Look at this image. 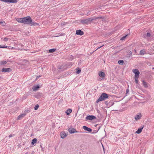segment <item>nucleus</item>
Wrapping results in <instances>:
<instances>
[{
	"mask_svg": "<svg viewBox=\"0 0 154 154\" xmlns=\"http://www.w3.org/2000/svg\"><path fill=\"white\" fill-rule=\"evenodd\" d=\"M23 23L25 24L30 25L31 26H36L38 25V23L32 22L31 18L29 16L24 17Z\"/></svg>",
	"mask_w": 154,
	"mask_h": 154,
	"instance_id": "1",
	"label": "nucleus"
},
{
	"mask_svg": "<svg viewBox=\"0 0 154 154\" xmlns=\"http://www.w3.org/2000/svg\"><path fill=\"white\" fill-rule=\"evenodd\" d=\"M108 98V95L105 93H103L99 98L96 100L97 103H98L100 101L105 100Z\"/></svg>",
	"mask_w": 154,
	"mask_h": 154,
	"instance_id": "2",
	"label": "nucleus"
},
{
	"mask_svg": "<svg viewBox=\"0 0 154 154\" xmlns=\"http://www.w3.org/2000/svg\"><path fill=\"white\" fill-rule=\"evenodd\" d=\"M94 19H92L91 18H89L88 19L82 20L81 21V22L82 24H88L90 23Z\"/></svg>",
	"mask_w": 154,
	"mask_h": 154,
	"instance_id": "3",
	"label": "nucleus"
},
{
	"mask_svg": "<svg viewBox=\"0 0 154 154\" xmlns=\"http://www.w3.org/2000/svg\"><path fill=\"white\" fill-rule=\"evenodd\" d=\"M86 120H93L96 119V117L94 116L88 115L86 116Z\"/></svg>",
	"mask_w": 154,
	"mask_h": 154,
	"instance_id": "4",
	"label": "nucleus"
},
{
	"mask_svg": "<svg viewBox=\"0 0 154 154\" xmlns=\"http://www.w3.org/2000/svg\"><path fill=\"white\" fill-rule=\"evenodd\" d=\"M105 103L107 106L109 107L112 106L114 104V103L113 102V100H111L109 102L108 101H106L105 102Z\"/></svg>",
	"mask_w": 154,
	"mask_h": 154,
	"instance_id": "5",
	"label": "nucleus"
},
{
	"mask_svg": "<svg viewBox=\"0 0 154 154\" xmlns=\"http://www.w3.org/2000/svg\"><path fill=\"white\" fill-rule=\"evenodd\" d=\"M133 72L135 74V77H139L140 72L137 69H134L133 70Z\"/></svg>",
	"mask_w": 154,
	"mask_h": 154,
	"instance_id": "6",
	"label": "nucleus"
},
{
	"mask_svg": "<svg viewBox=\"0 0 154 154\" xmlns=\"http://www.w3.org/2000/svg\"><path fill=\"white\" fill-rule=\"evenodd\" d=\"M68 131L70 134H73L75 132H78L75 129L73 128H69L68 129Z\"/></svg>",
	"mask_w": 154,
	"mask_h": 154,
	"instance_id": "7",
	"label": "nucleus"
},
{
	"mask_svg": "<svg viewBox=\"0 0 154 154\" xmlns=\"http://www.w3.org/2000/svg\"><path fill=\"white\" fill-rule=\"evenodd\" d=\"M0 1L6 2L14 3H16L17 2V0H0Z\"/></svg>",
	"mask_w": 154,
	"mask_h": 154,
	"instance_id": "8",
	"label": "nucleus"
},
{
	"mask_svg": "<svg viewBox=\"0 0 154 154\" xmlns=\"http://www.w3.org/2000/svg\"><path fill=\"white\" fill-rule=\"evenodd\" d=\"M12 71V69L10 68H3L2 69V72H9Z\"/></svg>",
	"mask_w": 154,
	"mask_h": 154,
	"instance_id": "9",
	"label": "nucleus"
},
{
	"mask_svg": "<svg viewBox=\"0 0 154 154\" xmlns=\"http://www.w3.org/2000/svg\"><path fill=\"white\" fill-rule=\"evenodd\" d=\"M8 48L9 49H19V48H14V47H11V46H6L5 45H4V46H2L1 45H0V48Z\"/></svg>",
	"mask_w": 154,
	"mask_h": 154,
	"instance_id": "10",
	"label": "nucleus"
},
{
	"mask_svg": "<svg viewBox=\"0 0 154 154\" xmlns=\"http://www.w3.org/2000/svg\"><path fill=\"white\" fill-rule=\"evenodd\" d=\"M83 128L85 131H88V132H91L92 130L90 128H88V127L85 126H84L82 127Z\"/></svg>",
	"mask_w": 154,
	"mask_h": 154,
	"instance_id": "11",
	"label": "nucleus"
},
{
	"mask_svg": "<svg viewBox=\"0 0 154 154\" xmlns=\"http://www.w3.org/2000/svg\"><path fill=\"white\" fill-rule=\"evenodd\" d=\"M43 96V94L40 92L36 93L35 95V97L37 98H39Z\"/></svg>",
	"mask_w": 154,
	"mask_h": 154,
	"instance_id": "12",
	"label": "nucleus"
},
{
	"mask_svg": "<svg viewBox=\"0 0 154 154\" xmlns=\"http://www.w3.org/2000/svg\"><path fill=\"white\" fill-rule=\"evenodd\" d=\"M76 34L77 35H82L84 34V32L81 30H78L76 31Z\"/></svg>",
	"mask_w": 154,
	"mask_h": 154,
	"instance_id": "13",
	"label": "nucleus"
},
{
	"mask_svg": "<svg viewBox=\"0 0 154 154\" xmlns=\"http://www.w3.org/2000/svg\"><path fill=\"white\" fill-rule=\"evenodd\" d=\"M61 137L62 138H64L67 136V135L64 131H62L60 133Z\"/></svg>",
	"mask_w": 154,
	"mask_h": 154,
	"instance_id": "14",
	"label": "nucleus"
},
{
	"mask_svg": "<svg viewBox=\"0 0 154 154\" xmlns=\"http://www.w3.org/2000/svg\"><path fill=\"white\" fill-rule=\"evenodd\" d=\"M98 75L100 76L102 78L104 77L105 76V73L102 71H100L98 73Z\"/></svg>",
	"mask_w": 154,
	"mask_h": 154,
	"instance_id": "15",
	"label": "nucleus"
},
{
	"mask_svg": "<svg viewBox=\"0 0 154 154\" xmlns=\"http://www.w3.org/2000/svg\"><path fill=\"white\" fill-rule=\"evenodd\" d=\"M26 115V114L23 113L22 114H21L18 116L17 118L18 120H20L22 119Z\"/></svg>",
	"mask_w": 154,
	"mask_h": 154,
	"instance_id": "16",
	"label": "nucleus"
},
{
	"mask_svg": "<svg viewBox=\"0 0 154 154\" xmlns=\"http://www.w3.org/2000/svg\"><path fill=\"white\" fill-rule=\"evenodd\" d=\"M143 127L139 128L138 130L136 131V133L138 134H140L142 132Z\"/></svg>",
	"mask_w": 154,
	"mask_h": 154,
	"instance_id": "17",
	"label": "nucleus"
},
{
	"mask_svg": "<svg viewBox=\"0 0 154 154\" xmlns=\"http://www.w3.org/2000/svg\"><path fill=\"white\" fill-rule=\"evenodd\" d=\"M40 88L38 85L34 86L32 87V89L34 91H35L38 90Z\"/></svg>",
	"mask_w": 154,
	"mask_h": 154,
	"instance_id": "18",
	"label": "nucleus"
},
{
	"mask_svg": "<svg viewBox=\"0 0 154 154\" xmlns=\"http://www.w3.org/2000/svg\"><path fill=\"white\" fill-rule=\"evenodd\" d=\"M141 117V114H140V115H136L135 116V119L136 120H139L140 119Z\"/></svg>",
	"mask_w": 154,
	"mask_h": 154,
	"instance_id": "19",
	"label": "nucleus"
},
{
	"mask_svg": "<svg viewBox=\"0 0 154 154\" xmlns=\"http://www.w3.org/2000/svg\"><path fill=\"white\" fill-rule=\"evenodd\" d=\"M24 20V17L21 18H18L16 20L18 22L23 23V20Z\"/></svg>",
	"mask_w": 154,
	"mask_h": 154,
	"instance_id": "20",
	"label": "nucleus"
},
{
	"mask_svg": "<svg viewBox=\"0 0 154 154\" xmlns=\"http://www.w3.org/2000/svg\"><path fill=\"white\" fill-rule=\"evenodd\" d=\"M72 112V109H68L65 112L67 115H69Z\"/></svg>",
	"mask_w": 154,
	"mask_h": 154,
	"instance_id": "21",
	"label": "nucleus"
},
{
	"mask_svg": "<svg viewBox=\"0 0 154 154\" xmlns=\"http://www.w3.org/2000/svg\"><path fill=\"white\" fill-rule=\"evenodd\" d=\"M142 83L143 86L145 88H147L148 87L147 83L145 82L144 80L142 81Z\"/></svg>",
	"mask_w": 154,
	"mask_h": 154,
	"instance_id": "22",
	"label": "nucleus"
},
{
	"mask_svg": "<svg viewBox=\"0 0 154 154\" xmlns=\"http://www.w3.org/2000/svg\"><path fill=\"white\" fill-rule=\"evenodd\" d=\"M37 142V139L36 138H34L32 139L31 143L33 145L35 143H36Z\"/></svg>",
	"mask_w": 154,
	"mask_h": 154,
	"instance_id": "23",
	"label": "nucleus"
},
{
	"mask_svg": "<svg viewBox=\"0 0 154 154\" xmlns=\"http://www.w3.org/2000/svg\"><path fill=\"white\" fill-rule=\"evenodd\" d=\"M145 51L144 50H142L140 51V55H143L144 54Z\"/></svg>",
	"mask_w": 154,
	"mask_h": 154,
	"instance_id": "24",
	"label": "nucleus"
},
{
	"mask_svg": "<svg viewBox=\"0 0 154 154\" xmlns=\"http://www.w3.org/2000/svg\"><path fill=\"white\" fill-rule=\"evenodd\" d=\"M7 62L4 61H0V65H5L7 63Z\"/></svg>",
	"mask_w": 154,
	"mask_h": 154,
	"instance_id": "25",
	"label": "nucleus"
},
{
	"mask_svg": "<svg viewBox=\"0 0 154 154\" xmlns=\"http://www.w3.org/2000/svg\"><path fill=\"white\" fill-rule=\"evenodd\" d=\"M124 61L122 60H119L118 62V63L120 65H123L124 63Z\"/></svg>",
	"mask_w": 154,
	"mask_h": 154,
	"instance_id": "26",
	"label": "nucleus"
},
{
	"mask_svg": "<svg viewBox=\"0 0 154 154\" xmlns=\"http://www.w3.org/2000/svg\"><path fill=\"white\" fill-rule=\"evenodd\" d=\"M56 50V49H55V48L51 49H50L49 50V51L50 53H53V52H55V51Z\"/></svg>",
	"mask_w": 154,
	"mask_h": 154,
	"instance_id": "27",
	"label": "nucleus"
},
{
	"mask_svg": "<svg viewBox=\"0 0 154 154\" xmlns=\"http://www.w3.org/2000/svg\"><path fill=\"white\" fill-rule=\"evenodd\" d=\"M138 77H134L135 82L137 84H138Z\"/></svg>",
	"mask_w": 154,
	"mask_h": 154,
	"instance_id": "28",
	"label": "nucleus"
},
{
	"mask_svg": "<svg viewBox=\"0 0 154 154\" xmlns=\"http://www.w3.org/2000/svg\"><path fill=\"white\" fill-rule=\"evenodd\" d=\"M58 35L56 36V37H58L59 36H63V35H65V34L64 33H59L58 34Z\"/></svg>",
	"mask_w": 154,
	"mask_h": 154,
	"instance_id": "29",
	"label": "nucleus"
},
{
	"mask_svg": "<svg viewBox=\"0 0 154 154\" xmlns=\"http://www.w3.org/2000/svg\"><path fill=\"white\" fill-rule=\"evenodd\" d=\"M0 24L3 26H5V22H0Z\"/></svg>",
	"mask_w": 154,
	"mask_h": 154,
	"instance_id": "30",
	"label": "nucleus"
},
{
	"mask_svg": "<svg viewBox=\"0 0 154 154\" xmlns=\"http://www.w3.org/2000/svg\"><path fill=\"white\" fill-rule=\"evenodd\" d=\"M39 107V106L37 104L35 106V107H34V109L35 110H37L38 109Z\"/></svg>",
	"mask_w": 154,
	"mask_h": 154,
	"instance_id": "31",
	"label": "nucleus"
},
{
	"mask_svg": "<svg viewBox=\"0 0 154 154\" xmlns=\"http://www.w3.org/2000/svg\"><path fill=\"white\" fill-rule=\"evenodd\" d=\"M128 35H126L125 36H123V37H122L121 38V40H124L125 39V38Z\"/></svg>",
	"mask_w": 154,
	"mask_h": 154,
	"instance_id": "32",
	"label": "nucleus"
},
{
	"mask_svg": "<svg viewBox=\"0 0 154 154\" xmlns=\"http://www.w3.org/2000/svg\"><path fill=\"white\" fill-rule=\"evenodd\" d=\"M129 90L128 89H126V93H125V95L124 97H125L127 95V94L128 93H129Z\"/></svg>",
	"mask_w": 154,
	"mask_h": 154,
	"instance_id": "33",
	"label": "nucleus"
},
{
	"mask_svg": "<svg viewBox=\"0 0 154 154\" xmlns=\"http://www.w3.org/2000/svg\"><path fill=\"white\" fill-rule=\"evenodd\" d=\"M81 72V70L80 69H77V70L76 71V73L77 74H79V73Z\"/></svg>",
	"mask_w": 154,
	"mask_h": 154,
	"instance_id": "34",
	"label": "nucleus"
},
{
	"mask_svg": "<svg viewBox=\"0 0 154 154\" xmlns=\"http://www.w3.org/2000/svg\"><path fill=\"white\" fill-rule=\"evenodd\" d=\"M146 36L147 37H149L151 36V34L147 32L146 34Z\"/></svg>",
	"mask_w": 154,
	"mask_h": 154,
	"instance_id": "35",
	"label": "nucleus"
},
{
	"mask_svg": "<svg viewBox=\"0 0 154 154\" xmlns=\"http://www.w3.org/2000/svg\"><path fill=\"white\" fill-rule=\"evenodd\" d=\"M8 38L5 37L4 38V40L5 42H6L8 40Z\"/></svg>",
	"mask_w": 154,
	"mask_h": 154,
	"instance_id": "36",
	"label": "nucleus"
},
{
	"mask_svg": "<svg viewBox=\"0 0 154 154\" xmlns=\"http://www.w3.org/2000/svg\"><path fill=\"white\" fill-rule=\"evenodd\" d=\"M14 134H11L9 136V138H10L11 137H13V136H14Z\"/></svg>",
	"mask_w": 154,
	"mask_h": 154,
	"instance_id": "37",
	"label": "nucleus"
},
{
	"mask_svg": "<svg viewBox=\"0 0 154 154\" xmlns=\"http://www.w3.org/2000/svg\"><path fill=\"white\" fill-rule=\"evenodd\" d=\"M103 45H102V46H100V47H99L98 48H97L96 50H97L98 49H100V48H101L102 47Z\"/></svg>",
	"mask_w": 154,
	"mask_h": 154,
	"instance_id": "38",
	"label": "nucleus"
},
{
	"mask_svg": "<svg viewBox=\"0 0 154 154\" xmlns=\"http://www.w3.org/2000/svg\"><path fill=\"white\" fill-rule=\"evenodd\" d=\"M102 18V17H96V18H95V19H98V18Z\"/></svg>",
	"mask_w": 154,
	"mask_h": 154,
	"instance_id": "39",
	"label": "nucleus"
},
{
	"mask_svg": "<svg viewBox=\"0 0 154 154\" xmlns=\"http://www.w3.org/2000/svg\"><path fill=\"white\" fill-rule=\"evenodd\" d=\"M100 127H101V126H100V127H98V130H99L100 129Z\"/></svg>",
	"mask_w": 154,
	"mask_h": 154,
	"instance_id": "40",
	"label": "nucleus"
},
{
	"mask_svg": "<svg viewBox=\"0 0 154 154\" xmlns=\"http://www.w3.org/2000/svg\"><path fill=\"white\" fill-rule=\"evenodd\" d=\"M96 50H95V51H93V52H92L91 53V54H92Z\"/></svg>",
	"mask_w": 154,
	"mask_h": 154,
	"instance_id": "41",
	"label": "nucleus"
},
{
	"mask_svg": "<svg viewBox=\"0 0 154 154\" xmlns=\"http://www.w3.org/2000/svg\"><path fill=\"white\" fill-rule=\"evenodd\" d=\"M130 55H131L132 53H131V51H130Z\"/></svg>",
	"mask_w": 154,
	"mask_h": 154,
	"instance_id": "42",
	"label": "nucleus"
},
{
	"mask_svg": "<svg viewBox=\"0 0 154 154\" xmlns=\"http://www.w3.org/2000/svg\"><path fill=\"white\" fill-rule=\"evenodd\" d=\"M40 76H38V77L37 76V78H36V79H37V78H39V77H40Z\"/></svg>",
	"mask_w": 154,
	"mask_h": 154,
	"instance_id": "43",
	"label": "nucleus"
},
{
	"mask_svg": "<svg viewBox=\"0 0 154 154\" xmlns=\"http://www.w3.org/2000/svg\"><path fill=\"white\" fill-rule=\"evenodd\" d=\"M97 125H95V126H95V127H96Z\"/></svg>",
	"mask_w": 154,
	"mask_h": 154,
	"instance_id": "44",
	"label": "nucleus"
},
{
	"mask_svg": "<svg viewBox=\"0 0 154 154\" xmlns=\"http://www.w3.org/2000/svg\"><path fill=\"white\" fill-rule=\"evenodd\" d=\"M103 150H104V147H103Z\"/></svg>",
	"mask_w": 154,
	"mask_h": 154,
	"instance_id": "45",
	"label": "nucleus"
},
{
	"mask_svg": "<svg viewBox=\"0 0 154 154\" xmlns=\"http://www.w3.org/2000/svg\"><path fill=\"white\" fill-rule=\"evenodd\" d=\"M152 69H154V67L152 68Z\"/></svg>",
	"mask_w": 154,
	"mask_h": 154,
	"instance_id": "46",
	"label": "nucleus"
},
{
	"mask_svg": "<svg viewBox=\"0 0 154 154\" xmlns=\"http://www.w3.org/2000/svg\"><path fill=\"white\" fill-rule=\"evenodd\" d=\"M112 103L110 102V104H112Z\"/></svg>",
	"mask_w": 154,
	"mask_h": 154,
	"instance_id": "47",
	"label": "nucleus"
}]
</instances>
